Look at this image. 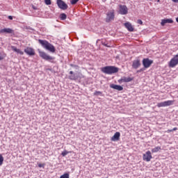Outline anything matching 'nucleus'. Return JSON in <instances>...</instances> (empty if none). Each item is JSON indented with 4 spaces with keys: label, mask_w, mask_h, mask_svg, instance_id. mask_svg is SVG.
<instances>
[{
    "label": "nucleus",
    "mask_w": 178,
    "mask_h": 178,
    "mask_svg": "<svg viewBox=\"0 0 178 178\" xmlns=\"http://www.w3.org/2000/svg\"><path fill=\"white\" fill-rule=\"evenodd\" d=\"M101 70L102 73H104L105 74H115V73L119 72V68L118 67L110 65L102 67Z\"/></svg>",
    "instance_id": "f03ea898"
},
{
    "label": "nucleus",
    "mask_w": 178,
    "mask_h": 178,
    "mask_svg": "<svg viewBox=\"0 0 178 178\" xmlns=\"http://www.w3.org/2000/svg\"><path fill=\"white\" fill-rule=\"evenodd\" d=\"M111 140V141H119L120 140V132H115Z\"/></svg>",
    "instance_id": "dca6fc26"
},
{
    "label": "nucleus",
    "mask_w": 178,
    "mask_h": 178,
    "mask_svg": "<svg viewBox=\"0 0 178 178\" xmlns=\"http://www.w3.org/2000/svg\"><path fill=\"white\" fill-rule=\"evenodd\" d=\"M45 5H51V0H44Z\"/></svg>",
    "instance_id": "c85d7f7f"
},
{
    "label": "nucleus",
    "mask_w": 178,
    "mask_h": 178,
    "mask_svg": "<svg viewBox=\"0 0 178 178\" xmlns=\"http://www.w3.org/2000/svg\"><path fill=\"white\" fill-rule=\"evenodd\" d=\"M139 72H143V69H140Z\"/></svg>",
    "instance_id": "58836bf2"
},
{
    "label": "nucleus",
    "mask_w": 178,
    "mask_h": 178,
    "mask_svg": "<svg viewBox=\"0 0 178 178\" xmlns=\"http://www.w3.org/2000/svg\"><path fill=\"white\" fill-rule=\"evenodd\" d=\"M6 58V54L0 53V61L3 60Z\"/></svg>",
    "instance_id": "5701e85b"
},
{
    "label": "nucleus",
    "mask_w": 178,
    "mask_h": 178,
    "mask_svg": "<svg viewBox=\"0 0 178 178\" xmlns=\"http://www.w3.org/2000/svg\"><path fill=\"white\" fill-rule=\"evenodd\" d=\"M158 2H159V0H158Z\"/></svg>",
    "instance_id": "79ce46f5"
},
{
    "label": "nucleus",
    "mask_w": 178,
    "mask_h": 178,
    "mask_svg": "<svg viewBox=\"0 0 178 178\" xmlns=\"http://www.w3.org/2000/svg\"><path fill=\"white\" fill-rule=\"evenodd\" d=\"M137 23L138 24H143V21L141 19H138Z\"/></svg>",
    "instance_id": "2f4dec72"
},
{
    "label": "nucleus",
    "mask_w": 178,
    "mask_h": 178,
    "mask_svg": "<svg viewBox=\"0 0 178 178\" xmlns=\"http://www.w3.org/2000/svg\"><path fill=\"white\" fill-rule=\"evenodd\" d=\"M178 65V54L175 56L170 61L169 66L170 67H175V66H177Z\"/></svg>",
    "instance_id": "6e6552de"
},
{
    "label": "nucleus",
    "mask_w": 178,
    "mask_h": 178,
    "mask_svg": "<svg viewBox=\"0 0 178 178\" xmlns=\"http://www.w3.org/2000/svg\"><path fill=\"white\" fill-rule=\"evenodd\" d=\"M115 19V12L114 11H109L106 14V23H109L112 22V20Z\"/></svg>",
    "instance_id": "39448f33"
},
{
    "label": "nucleus",
    "mask_w": 178,
    "mask_h": 178,
    "mask_svg": "<svg viewBox=\"0 0 178 178\" xmlns=\"http://www.w3.org/2000/svg\"><path fill=\"white\" fill-rule=\"evenodd\" d=\"M33 9H34L35 10V9H37V8H35V6H33Z\"/></svg>",
    "instance_id": "e433bc0d"
},
{
    "label": "nucleus",
    "mask_w": 178,
    "mask_h": 178,
    "mask_svg": "<svg viewBox=\"0 0 178 178\" xmlns=\"http://www.w3.org/2000/svg\"><path fill=\"white\" fill-rule=\"evenodd\" d=\"M124 26L126 29H127L128 31H134V28H133V26L130 22H126L124 23Z\"/></svg>",
    "instance_id": "f3484780"
},
{
    "label": "nucleus",
    "mask_w": 178,
    "mask_h": 178,
    "mask_svg": "<svg viewBox=\"0 0 178 178\" xmlns=\"http://www.w3.org/2000/svg\"><path fill=\"white\" fill-rule=\"evenodd\" d=\"M103 2H106V0H103Z\"/></svg>",
    "instance_id": "ea45409f"
},
{
    "label": "nucleus",
    "mask_w": 178,
    "mask_h": 178,
    "mask_svg": "<svg viewBox=\"0 0 178 178\" xmlns=\"http://www.w3.org/2000/svg\"><path fill=\"white\" fill-rule=\"evenodd\" d=\"M57 5L60 9H62V10H66L69 6L65 1L63 0H57Z\"/></svg>",
    "instance_id": "0eeeda50"
},
{
    "label": "nucleus",
    "mask_w": 178,
    "mask_h": 178,
    "mask_svg": "<svg viewBox=\"0 0 178 178\" xmlns=\"http://www.w3.org/2000/svg\"><path fill=\"white\" fill-rule=\"evenodd\" d=\"M79 0H71L70 3L71 5H76V3H77L79 2Z\"/></svg>",
    "instance_id": "a878e982"
},
{
    "label": "nucleus",
    "mask_w": 178,
    "mask_h": 178,
    "mask_svg": "<svg viewBox=\"0 0 178 178\" xmlns=\"http://www.w3.org/2000/svg\"><path fill=\"white\" fill-rule=\"evenodd\" d=\"M176 130H177V127H174L172 129L168 130V131L170 133L172 131H176Z\"/></svg>",
    "instance_id": "7c9ffc66"
},
{
    "label": "nucleus",
    "mask_w": 178,
    "mask_h": 178,
    "mask_svg": "<svg viewBox=\"0 0 178 178\" xmlns=\"http://www.w3.org/2000/svg\"><path fill=\"white\" fill-rule=\"evenodd\" d=\"M130 81H133L132 78L126 76H123L118 80V83H130Z\"/></svg>",
    "instance_id": "4468645a"
},
{
    "label": "nucleus",
    "mask_w": 178,
    "mask_h": 178,
    "mask_svg": "<svg viewBox=\"0 0 178 178\" xmlns=\"http://www.w3.org/2000/svg\"><path fill=\"white\" fill-rule=\"evenodd\" d=\"M104 45H105L106 47H108V45H106V44H104Z\"/></svg>",
    "instance_id": "a19ab883"
},
{
    "label": "nucleus",
    "mask_w": 178,
    "mask_h": 178,
    "mask_svg": "<svg viewBox=\"0 0 178 178\" xmlns=\"http://www.w3.org/2000/svg\"><path fill=\"white\" fill-rule=\"evenodd\" d=\"M111 88H113V90H117L118 91H123V86L120 85L111 84Z\"/></svg>",
    "instance_id": "2eb2a0df"
},
{
    "label": "nucleus",
    "mask_w": 178,
    "mask_h": 178,
    "mask_svg": "<svg viewBox=\"0 0 178 178\" xmlns=\"http://www.w3.org/2000/svg\"><path fill=\"white\" fill-rule=\"evenodd\" d=\"M154 63V60H149V58H143V65L145 69L151 67V65Z\"/></svg>",
    "instance_id": "423d86ee"
},
{
    "label": "nucleus",
    "mask_w": 178,
    "mask_h": 178,
    "mask_svg": "<svg viewBox=\"0 0 178 178\" xmlns=\"http://www.w3.org/2000/svg\"><path fill=\"white\" fill-rule=\"evenodd\" d=\"M38 42L42 45L43 48H44L47 51H49V52L54 53L55 52V51H56V49H55V47L53 46L51 43H49V42L47 40L39 39Z\"/></svg>",
    "instance_id": "f257e3e1"
},
{
    "label": "nucleus",
    "mask_w": 178,
    "mask_h": 178,
    "mask_svg": "<svg viewBox=\"0 0 178 178\" xmlns=\"http://www.w3.org/2000/svg\"><path fill=\"white\" fill-rule=\"evenodd\" d=\"M152 159V155H151V152L147 151L146 154H143V161H146V162H149Z\"/></svg>",
    "instance_id": "f8f14e48"
},
{
    "label": "nucleus",
    "mask_w": 178,
    "mask_h": 178,
    "mask_svg": "<svg viewBox=\"0 0 178 178\" xmlns=\"http://www.w3.org/2000/svg\"><path fill=\"white\" fill-rule=\"evenodd\" d=\"M120 15H127L129 13V9L126 6H120Z\"/></svg>",
    "instance_id": "ddd939ff"
},
{
    "label": "nucleus",
    "mask_w": 178,
    "mask_h": 178,
    "mask_svg": "<svg viewBox=\"0 0 178 178\" xmlns=\"http://www.w3.org/2000/svg\"><path fill=\"white\" fill-rule=\"evenodd\" d=\"M70 66H71L72 67H74L75 69H79V65H76L71 64Z\"/></svg>",
    "instance_id": "c756f323"
},
{
    "label": "nucleus",
    "mask_w": 178,
    "mask_h": 178,
    "mask_svg": "<svg viewBox=\"0 0 178 178\" xmlns=\"http://www.w3.org/2000/svg\"><path fill=\"white\" fill-rule=\"evenodd\" d=\"M170 105H173V101L168 100L165 102H162L157 104L158 108H163L165 106H170Z\"/></svg>",
    "instance_id": "20e7f679"
},
{
    "label": "nucleus",
    "mask_w": 178,
    "mask_h": 178,
    "mask_svg": "<svg viewBox=\"0 0 178 178\" xmlns=\"http://www.w3.org/2000/svg\"><path fill=\"white\" fill-rule=\"evenodd\" d=\"M160 149H161V147L157 146L152 149V152L153 153L158 152V151H160Z\"/></svg>",
    "instance_id": "4be33fe9"
},
{
    "label": "nucleus",
    "mask_w": 178,
    "mask_h": 178,
    "mask_svg": "<svg viewBox=\"0 0 178 178\" xmlns=\"http://www.w3.org/2000/svg\"><path fill=\"white\" fill-rule=\"evenodd\" d=\"M3 163V156H2V154H0V166H1Z\"/></svg>",
    "instance_id": "393cba45"
},
{
    "label": "nucleus",
    "mask_w": 178,
    "mask_h": 178,
    "mask_svg": "<svg viewBox=\"0 0 178 178\" xmlns=\"http://www.w3.org/2000/svg\"><path fill=\"white\" fill-rule=\"evenodd\" d=\"M68 79H69L70 80H77V76L76 75V74H72V75H70V76H68Z\"/></svg>",
    "instance_id": "aec40b11"
},
{
    "label": "nucleus",
    "mask_w": 178,
    "mask_h": 178,
    "mask_svg": "<svg viewBox=\"0 0 178 178\" xmlns=\"http://www.w3.org/2000/svg\"><path fill=\"white\" fill-rule=\"evenodd\" d=\"M67 154H69V152H67V150H64V151L61 153V155H62V156H66V155H67Z\"/></svg>",
    "instance_id": "cd10ccee"
},
{
    "label": "nucleus",
    "mask_w": 178,
    "mask_h": 178,
    "mask_svg": "<svg viewBox=\"0 0 178 178\" xmlns=\"http://www.w3.org/2000/svg\"><path fill=\"white\" fill-rule=\"evenodd\" d=\"M176 22L178 23V17L176 18Z\"/></svg>",
    "instance_id": "4c0bfd02"
},
{
    "label": "nucleus",
    "mask_w": 178,
    "mask_h": 178,
    "mask_svg": "<svg viewBox=\"0 0 178 178\" xmlns=\"http://www.w3.org/2000/svg\"><path fill=\"white\" fill-rule=\"evenodd\" d=\"M94 95H96V96L102 95V92H101V91H95L94 92Z\"/></svg>",
    "instance_id": "bb28decb"
},
{
    "label": "nucleus",
    "mask_w": 178,
    "mask_h": 178,
    "mask_svg": "<svg viewBox=\"0 0 178 178\" xmlns=\"http://www.w3.org/2000/svg\"><path fill=\"white\" fill-rule=\"evenodd\" d=\"M70 74H71V75L74 74V72H73V71H70Z\"/></svg>",
    "instance_id": "c9c22d12"
},
{
    "label": "nucleus",
    "mask_w": 178,
    "mask_h": 178,
    "mask_svg": "<svg viewBox=\"0 0 178 178\" xmlns=\"http://www.w3.org/2000/svg\"><path fill=\"white\" fill-rule=\"evenodd\" d=\"M11 49L14 51V52H16L17 54H19V55H24V52H23L22 50L16 48L15 46H12Z\"/></svg>",
    "instance_id": "a211bd4d"
},
{
    "label": "nucleus",
    "mask_w": 178,
    "mask_h": 178,
    "mask_svg": "<svg viewBox=\"0 0 178 178\" xmlns=\"http://www.w3.org/2000/svg\"><path fill=\"white\" fill-rule=\"evenodd\" d=\"M9 20H13V17L12 15L8 16Z\"/></svg>",
    "instance_id": "473e14b6"
},
{
    "label": "nucleus",
    "mask_w": 178,
    "mask_h": 178,
    "mask_svg": "<svg viewBox=\"0 0 178 178\" xmlns=\"http://www.w3.org/2000/svg\"><path fill=\"white\" fill-rule=\"evenodd\" d=\"M67 18V15H66V14L62 13L60 15V20H66Z\"/></svg>",
    "instance_id": "412c9836"
},
{
    "label": "nucleus",
    "mask_w": 178,
    "mask_h": 178,
    "mask_svg": "<svg viewBox=\"0 0 178 178\" xmlns=\"http://www.w3.org/2000/svg\"><path fill=\"white\" fill-rule=\"evenodd\" d=\"M0 34H15V31L10 28L0 29Z\"/></svg>",
    "instance_id": "1a4fd4ad"
},
{
    "label": "nucleus",
    "mask_w": 178,
    "mask_h": 178,
    "mask_svg": "<svg viewBox=\"0 0 178 178\" xmlns=\"http://www.w3.org/2000/svg\"><path fill=\"white\" fill-rule=\"evenodd\" d=\"M39 56L42 59H44V60H48L51 63H54V60H55V57L48 55L47 53H45V51H39Z\"/></svg>",
    "instance_id": "7ed1b4c3"
},
{
    "label": "nucleus",
    "mask_w": 178,
    "mask_h": 178,
    "mask_svg": "<svg viewBox=\"0 0 178 178\" xmlns=\"http://www.w3.org/2000/svg\"><path fill=\"white\" fill-rule=\"evenodd\" d=\"M38 167L39 168H44V164L40 163V164H38Z\"/></svg>",
    "instance_id": "72a5a7b5"
},
{
    "label": "nucleus",
    "mask_w": 178,
    "mask_h": 178,
    "mask_svg": "<svg viewBox=\"0 0 178 178\" xmlns=\"http://www.w3.org/2000/svg\"><path fill=\"white\" fill-rule=\"evenodd\" d=\"M60 178H70L69 173H65L64 175H61Z\"/></svg>",
    "instance_id": "b1692460"
},
{
    "label": "nucleus",
    "mask_w": 178,
    "mask_h": 178,
    "mask_svg": "<svg viewBox=\"0 0 178 178\" xmlns=\"http://www.w3.org/2000/svg\"><path fill=\"white\" fill-rule=\"evenodd\" d=\"M24 51L25 54L29 56H34V55H35V51H34V49L31 47H26Z\"/></svg>",
    "instance_id": "9d476101"
},
{
    "label": "nucleus",
    "mask_w": 178,
    "mask_h": 178,
    "mask_svg": "<svg viewBox=\"0 0 178 178\" xmlns=\"http://www.w3.org/2000/svg\"><path fill=\"white\" fill-rule=\"evenodd\" d=\"M167 23H173V19H165L161 20V26H165Z\"/></svg>",
    "instance_id": "6ab92c4d"
},
{
    "label": "nucleus",
    "mask_w": 178,
    "mask_h": 178,
    "mask_svg": "<svg viewBox=\"0 0 178 178\" xmlns=\"http://www.w3.org/2000/svg\"><path fill=\"white\" fill-rule=\"evenodd\" d=\"M141 66V61L140 59H136L132 61V67L133 69H138Z\"/></svg>",
    "instance_id": "9b49d317"
},
{
    "label": "nucleus",
    "mask_w": 178,
    "mask_h": 178,
    "mask_svg": "<svg viewBox=\"0 0 178 178\" xmlns=\"http://www.w3.org/2000/svg\"><path fill=\"white\" fill-rule=\"evenodd\" d=\"M172 2H175V3H178V0H172Z\"/></svg>",
    "instance_id": "f704fd0d"
}]
</instances>
